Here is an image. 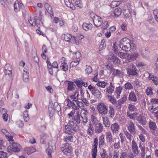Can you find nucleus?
<instances>
[{
	"instance_id": "obj_17",
	"label": "nucleus",
	"mask_w": 158,
	"mask_h": 158,
	"mask_svg": "<svg viewBox=\"0 0 158 158\" xmlns=\"http://www.w3.org/2000/svg\"><path fill=\"white\" fill-rule=\"evenodd\" d=\"M136 120L139 123L143 125H145L146 123V117L143 115H140L137 117Z\"/></svg>"
},
{
	"instance_id": "obj_2",
	"label": "nucleus",
	"mask_w": 158,
	"mask_h": 158,
	"mask_svg": "<svg viewBox=\"0 0 158 158\" xmlns=\"http://www.w3.org/2000/svg\"><path fill=\"white\" fill-rule=\"evenodd\" d=\"M97 109L102 115H105L108 112V106L103 103H100L97 105Z\"/></svg>"
},
{
	"instance_id": "obj_32",
	"label": "nucleus",
	"mask_w": 158,
	"mask_h": 158,
	"mask_svg": "<svg viewBox=\"0 0 158 158\" xmlns=\"http://www.w3.org/2000/svg\"><path fill=\"white\" fill-rule=\"evenodd\" d=\"M42 53L41 54V56L44 59H46V56L44 53H46L48 51V49L47 47L45 45H43L42 48Z\"/></svg>"
},
{
	"instance_id": "obj_9",
	"label": "nucleus",
	"mask_w": 158,
	"mask_h": 158,
	"mask_svg": "<svg viewBox=\"0 0 158 158\" xmlns=\"http://www.w3.org/2000/svg\"><path fill=\"white\" fill-rule=\"evenodd\" d=\"M88 113L87 110L82 109L80 115L82 118L81 121L83 123H86L88 122L87 115Z\"/></svg>"
},
{
	"instance_id": "obj_44",
	"label": "nucleus",
	"mask_w": 158,
	"mask_h": 158,
	"mask_svg": "<svg viewBox=\"0 0 158 158\" xmlns=\"http://www.w3.org/2000/svg\"><path fill=\"white\" fill-rule=\"evenodd\" d=\"M60 68L61 69L66 72L68 71V66L66 63L64 62L61 64Z\"/></svg>"
},
{
	"instance_id": "obj_30",
	"label": "nucleus",
	"mask_w": 158,
	"mask_h": 158,
	"mask_svg": "<svg viewBox=\"0 0 158 158\" xmlns=\"http://www.w3.org/2000/svg\"><path fill=\"white\" fill-rule=\"evenodd\" d=\"M65 4L69 7L72 8V10H74L75 9V7L73 6V4L71 3V0H64Z\"/></svg>"
},
{
	"instance_id": "obj_54",
	"label": "nucleus",
	"mask_w": 158,
	"mask_h": 158,
	"mask_svg": "<svg viewBox=\"0 0 158 158\" xmlns=\"http://www.w3.org/2000/svg\"><path fill=\"white\" fill-rule=\"evenodd\" d=\"M6 137L7 139V140L9 141L10 143L12 144L14 143V142L13 136L11 135H6Z\"/></svg>"
},
{
	"instance_id": "obj_13",
	"label": "nucleus",
	"mask_w": 158,
	"mask_h": 158,
	"mask_svg": "<svg viewBox=\"0 0 158 158\" xmlns=\"http://www.w3.org/2000/svg\"><path fill=\"white\" fill-rule=\"evenodd\" d=\"M120 127L118 123H114L111 126V129L113 134H117L120 129Z\"/></svg>"
},
{
	"instance_id": "obj_1",
	"label": "nucleus",
	"mask_w": 158,
	"mask_h": 158,
	"mask_svg": "<svg viewBox=\"0 0 158 158\" xmlns=\"http://www.w3.org/2000/svg\"><path fill=\"white\" fill-rule=\"evenodd\" d=\"M132 45L134 46V44H131V40L127 38H124L121 40L119 42V46L123 50L129 51L132 48Z\"/></svg>"
},
{
	"instance_id": "obj_33",
	"label": "nucleus",
	"mask_w": 158,
	"mask_h": 158,
	"mask_svg": "<svg viewBox=\"0 0 158 158\" xmlns=\"http://www.w3.org/2000/svg\"><path fill=\"white\" fill-rule=\"evenodd\" d=\"M149 77L150 79L152 80L154 84L156 85H157L158 83V78L157 77L154 76L151 74H149Z\"/></svg>"
},
{
	"instance_id": "obj_55",
	"label": "nucleus",
	"mask_w": 158,
	"mask_h": 158,
	"mask_svg": "<svg viewBox=\"0 0 158 158\" xmlns=\"http://www.w3.org/2000/svg\"><path fill=\"white\" fill-rule=\"evenodd\" d=\"M127 99V97L124 96L121 99L118 100V104L120 106V105H122L123 102L126 101Z\"/></svg>"
},
{
	"instance_id": "obj_58",
	"label": "nucleus",
	"mask_w": 158,
	"mask_h": 158,
	"mask_svg": "<svg viewBox=\"0 0 158 158\" xmlns=\"http://www.w3.org/2000/svg\"><path fill=\"white\" fill-rule=\"evenodd\" d=\"M139 54L138 53H134L131 55L130 59L132 60H134L137 58Z\"/></svg>"
},
{
	"instance_id": "obj_10",
	"label": "nucleus",
	"mask_w": 158,
	"mask_h": 158,
	"mask_svg": "<svg viewBox=\"0 0 158 158\" xmlns=\"http://www.w3.org/2000/svg\"><path fill=\"white\" fill-rule=\"evenodd\" d=\"M12 66L9 64H6L5 66L4 73L5 76L7 77L8 76L10 77L12 76L11 71Z\"/></svg>"
},
{
	"instance_id": "obj_7",
	"label": "nucleus",
	"mask_w": 158,
	"mask_h": 158,
	"mask_svg": "<svg viewBox=\"0 0 158 158\" xmlns=\"http://www.w3.org/2000/svg\"><path fill=\"white\" fill-rule=\"evenodd\" d=\"M127 128L130 133L134 134L136 133V130L135 124L132 122L130 121L127 124Z\"/></svg>"
},
{
	"instance_id": "obj_23",
	"label": "nucleus",
	"mask_w": 158,
	"mask_h": 158,
	"mask_svg": "<svg viewBox=\"0 0 158 158\" xmlns=\"http://www.w3.org/2000/svg\"><path fill=\"white\" fill-rule=\"evenodd\" d=\"M76 87V85L72 81H69L67 84V89L68 91L74 90Z\"/></svg>"
},
{
	"instance_id": "obj_48",
	"label": "nucleus",
	"mask_w": 158,
	"mask_h": 158,
	"mask_svg": "<svg viewBox=\"0 0 158 158\" xmlns=\"http://www.w3.org/2000/svg\"><path fill=\"white\" fill-rule=\"evenodd\" d=\"M92 71V67L90 66L86 65V69H85V74L87 75H88Z\"/></svg>"
},
{
	"instance_id": "obj_19",
	"label": "nucleus",
	"mask_w": 158,
	"mask_h": 158,
	"mask_svg": "<svg viewBox=\"0 0 158 158\" xmlns=\"http://www.w3.org/2000/svg\"><path fill=\"white\" fill-rule=\"evenodd\" d=\"M103 130V126L101 123L97 124L95 127V133L98 134L102 132Z\"/></svg>"
},
{
	"instance_id": "obj_31",
	"label": "nucleus",
	"mask_w": 158,
	"mask_h": 158,
	"mask_svg": "<svg viewBox=\"0 0 158 158\" xmlns=\"http://www.w3.org/2000/svg\"><path fill=\"white\" fill-rule=\"evenodd\" d=\"M114 110L112 106H110L109 110V117L110 118H113L114 115Z\"/></svg>"
},
{
	"instance_id": "obj_35",
	"label": "nucleus",
	"mask_w": 158,
	"mask_h": 158,
	"mask_svg": "<svg viewBox=\"0 0 158 158\" xmlns=\"http://www.w3.org/2000/svg\"><path fill=\"white\" fill-rule=\"evenodd\" d=\"M108 84V83L105 81H99L96 84L98 86L102 88H105Z\"/></svg>"
},
{
	"instance_id": "obj_40",
	"label": "nucleus",
	"mask_w": 158,
	"mask_h": 158,
	"mask_svg": "<svg viewBox=\"0 0 158 158\" xmlns=\"http://www.w3.org/2000/svg\"><path fill=\"white\" fill-rule=\"evenodd\" d=\"M1 113L3 114L2 118L5 121H7L8 118V115L6 113H3V112H6V110L4 108H3L1 110Z\"/></svg>"
},
{
	"instance_id": "obj_63",
	"label": "nucleus",
	"mask_w": 158,
	"mask_h": 158,
	"mask_svg": "<svg viewBox=\"0 0 158 158\" xmlns=\"http://www.w3.org/2000/svg\"><path fill=\"white\" fill-rule=\"evenodd\" d=\"M153 13L155 19L157 22H158V10H154Z\"/></svg>"
},
{
	"instance_id": "obj_37",
	"label": "nucleus",
	"mask_w": 158,
	"mask_h": 158,
	"mask_svg": "<svg viewBox=\"0 0 158 158\" xmlns=\"http://www.w3.org/2000/svg\"><path fill=\"white\" fill-rule=\"evenodd\" d=\"M103 120V123L104 125L105 126L108 127L110 126V123L109 119L106 117H102Z\"/></svg>"
},
{
	"instance_id": "obj_18",
	"label": "nucleus",
	"mask_w": 158,
	"mask_h": 158,
	"mask_svg": "<svg viewBox=\"0 0 158 158\" xmlns=\"http://www.w3.org/2000/svg\"><path fill=\"white\" fill-rule=\"evenodd\" d=\"M106 137L107 142L110 143L113 141V135L111 132L110 131L106 133Z\"/></svg>"
},
{
	"instance_id": "obj_50",
	"label": "nucleus",
	"mask_w": 158,
	"mask_h": 158,
	"mask_svg": "<svg viewBox=\"0 0 158 158\" xmlns=\"http://www.w3.org/2000/svg\"><path fill=\"white\" fill-rule=\"evenodd\" d=\"M124 88L126 90H129L133 89V87L130 82L126 83L124 85Z\"/></svg>"
},
{
	"instance_id": "obj_3",
	"label": "nucleus",
	"mask_w": 158,
	"mask_h": 158,
	"mask_svg": "<svg viewBox=\"0 0 158 158\" xmlns=\"http://www.w3.org/2000/svg\"><path fill=\"white\" fill-rule=\"evenodd\" d=\"M90 18L93 20L94 25L97 27H100L102 23V20L101 17L92 13L90 15Z\"/></svg>"
},
{
	"instance_id": "obj_20",
	"label": "nucleus",
	"mask_w": 158,
	"mask_h": 158,
	"mask_svg": "<svg viewBox=\"0 0 158 158\" xmlns=\"http://www.w3.org/2000/svg\"><path fill=\"white\" fill-rule=\"evenodd\" d=\"M98 145V143H94L92 152V158H96V157Z\"/></svg>"
},
{
	"instance_id": "obj_56",
	"label": "nucleus",
	"mask_w": 158,
	"mask_h": 158,
	"mask_svg": "<svg viewBox=\"0 0 158 158\" xmlns=\"http://www.w3.org/2000/svg\"><path fill=\"white\" fill-rule=\"evenodd\" d=\"M124 133L127 138L130 141L132 140V138H133L132 135L127 131H124Z\"/></svg>"
},
{
	"instance_id": "obj_38",
	"label": "nucleus",
	"mask_w": 158,
	"mask_h": 158,
	"mask_svg": "<svg viewBox=\"0 0 158 158\" xmlns=\"http://www.w3.org/2000/svg\"><path fill=\"white\" fill-rule=\"evenodd\" d=\"M34 26H37L39 28H40V26H41L42 24V21L40 19H38L37 17H35V23H34Z\"/></svg>"
},
{
	"instance_id": "obj_8",
	"label": "nucleus",
	"mask_w": 158,
	"mask_h": 158,
	"mask_svg": "<svg viewBox=\"0 0 158 158\" xmlns=\"http://www.w3.org/2000/svg\"><path fill=\"white\" fill-rule=\"evenodd\" d=\"M108 60L114 63L118 64L120 62V59L112 52L110 53L108 55Z\"/></svg>"
},
{
	"instance_id": "obj_16",
	"label": "nucleus",
	"mask_w": 158,
	"mask_h": 158,
	"mask_svg": "<svg viewBox=\"0 0 158 158\" xmlns=\"http://www.w3.org/2000/svg\"><path fill=\"white\" fill-rule=\"evenodd\" d=\"M81 116L79 114V111H78L76 113L73 118H72V119L76 123L79 124L81 121Z\"/></svg>"
},
{
	"instance_id": "obj_57",
	"label": "nucleus",
	"mask_w": 158,
	"mask_h": 158,
	"mask_svg": "<svg viewBox=\"0 0 158 158\" xmlns=\"http://www.w3.org/2000/svg\"><path fill=\"white\" fill-rule=\"evenodd\" d=\"M73 55L74 58L77 59H79L81 56V53L78 52H73Z\"/></svg>"
},
{
	"instance_id": "obj_45",
	"label": "nucleus",
	"mask_w": 158,
	"mask_h": 158,
	"mask_svg": "<svg viewBox=\"0 0 158 158\" xmlns=\"http://www.w3.org/2000/svg\"><path fill=\"white\" fill-rule=\"evenodd\" d=\"M23 117L24 121L26 122H27L29 121V118L28 111L27 110H25L24 111L23 113Z\"/></svg>"
},
{
	"instance_id": "obj_14",
	"label": "nucleus",
	"mask_w": 158,
	"mask_h": 158,
	"mask_svg": "<svg viewBox=\"0 0 158 158\" xmlns=\"http://www.w3.org/2000/svg\"><path fill=\"white\" fill-rule=\"evenodd\" d=\"M131 147L133 153L135 154H136V155H138L139 152V151L138 150L137 144L134 140L132 141Z\"/></svg>"
},
{
	"instance_id": "obj_52",
	"label": "nucleus",
	"mask_w": 158,
	"mask_h": 158,
	"mask_svg": "<svg viewBox=\"0 0 158 158\" xmlns=\"http://www.w3.org/2000/svg\"><path fill=\"white\" fill-rule=\"evenodd\" d=\"M79 59H77L76 61L71 62L70 65V67L73 68L77 66L79 64Z\"/></svg>"
},
{
	"instance_id": "obj_62",
	"label": "nucleus",
	"mask_w": 158,
	"mask_h": 158,
	"mask_svg": "<svg viewBox=\"0 0 158 158\" xmlns=\"http://www.w3.org/2000/svg\"><path fill=\"white\" fill-rule=\"evenodd\" d=\"M35 18L30 17L29 19H28V21L30 24L31 26H34V23H35Z\"/></svg>"
},
{
	"instance_id": "obj_51",
	"label": "nucleus",
	"mask_w": 158,
	"mask_h": 158,
	"mask_svg": "<svg viewBox=\"0 0 158 158\" xmlns=\"http://www.w3.org/2000/svg\"><path fill=\"white\" fill-rule=\"evenodd\" d=\"M27 154L28 155H30L35 151V149L34 147H31L28 148H27Z\"/></svg>"
},
{
	"instance_id": "obj_4",
	"label": "nucleus",
	"mask_w": 158,
	"mask_h": 158,
	"mask_svg": "<svg viewBox=\"0 0 158 158\" xmlns=\"http://www.w3.org/2000/svg\"><path fill=\"white\" fill-rule=\"evenodd\" d=\"M61 149L65 155L68 156H70L73 151L72 147L67 143L62 144Z\"/></svg>"
},
{
	"instance_id": "obj_21",
	"label": "nucleus",
	"mask_w": 158,
	"mask_h": 158,
	"mask_svg": "<svg viewBox=\"0 0 158 158\" xmlns=\"http://www.w3.org/2000/svg\"><path fill=\"white\" fill-rule=\"evenodd\" d=\"M123 89V87L121 86H119L116 88L114 94L117 98H120V94L122 92Z\"/></svg>"
},
{
	"instance_id": "obj_24",
	"label": "nucleus",
	"mask_w": 158,
	"mask_h": 158,
	"mask_svg": "<svg viewBox=\"0 0 158 158\" xmlns=\"http://www.w3.org/2000/svg\"><path fill=\"white\" fill-rule=\"evenodd\" d=\"M112 72L114 76H117L119 77H121L123 76V73L120 70L114 69Z\"/></svg>"
},
{
	"instance_id": "obj_5",
	"label": "nucleus",
	"mask_w": 158,
	"mask_h": 158,
	"mask_svg": "<svg viewBox=\"0 0 158 158\" xmlns=\"http://www.w3.org/2000/svg\"><path fill=\"white\" fill-rule=\"evenodd\" d=\"M21 147L20 145L17 143H14L8 147V151L10 152H18L21 149Z\"/></svg>"
},
{
	"instance_id": "obj_15",
	"label": "nucleus",
	"mask_w": 158,
	"mask_h": 158,
	"mask_svg": "<svg viewBox=\"0 0 158 158\" xmlns=\"http://www.w3.org/2000/svg\"><path fill=\"white\" fill-rule=\"evenodd\" d=\"M105 144V136L104 135H100L99 138L98 145L100 148H103Z\"/></svg>"
},
{
	"instance_id": "obj_41",
	"label": "nucleus",
	"mask_w": 158,
	"mask_h": 158,
	"mask_svg": "<svg viewBox=\"0 0 158 158\" xmlns=\"http://www.w3.org/2000/svg\"><path fill=\"white\" fill-rule=\"evenodd\" d=\"M72 128L69 126H65V133L68 135H72L73 132L72 131Z\"/></svg>"
},
{
	"instance_id": "obj_46",
	"label": "nucleus",
	"mask_w": 158,
	"mask_h": 158,
	"mask_svg": "<svg viewBox=\"0 0 158 158\" xmlns=\"http://www.w3.org/2000/svg\"><path fill=\"white\" fill-rule=\"evenodd\" d=\"M52 146H50L49 145L48 148L46 150V152L48 154V158H52L51 153L52 152Z\"/></svg>"
},
{
	"instance_id": "obj_43",
	"label": "nucleus",
	"mask_w": 158,
	"mask_h": 158,
	"mask_svg": "<svg viewBox=\"0 0 158 158\" xmlns=\"http://www.w3.org/2000/svg\"><path fill=\"white\" fill-rule=\"evenodd\" d=\"M64 39L65 41L68 42L71 41L73 36H72L71 35L67 33L64 34Z\"/></svg>"
},
{
	"instance_id": "obj_59",
	"label": "nucleus",
	"mask_w": 158,
	"mask_h": 158,
	"mask_svg": "<svg viewBox=\"0 0 158 158\" xmlns=\"http://www.w3.org/2000/svg\"><path fill=\"white\" fill-rule=\"evenodd\" d=\"M109 99L110 101L113 104H114L116 103V99L114 97L110 96H107Z\"/></svg>"
},
{
	"instance_id": "obj_60",
	"label": "nucleus",
	"mask_w": 158,
	"mask_h": 158,
	"mask_svg": "<svg viewBox=\"0 0 158 158\" xmlns=\"http://www.w3.org/2000/svg\"><path fill=\"white\" fill-rule=\"evenodd\" d=\"M77 87L79 88L82 87V81L81 80H76L74 81Z\"/></svg>"
},
{
	"instance_id": "obj_64",
	"label": "nucleus",
	"mask_w": 158,
	"mask_h": 158,
	"mask_svg": "<svg viewBox=\"0 0 158 158\" xmlns=\"http://www.w3.org/2000/svg\"><path fill=\"white\" fill-rule=\"evenodd\" d=\"M0 158H7L6 153L3 151H0Z\"/></svg>"
},
{
	"instance_id": "obj_27",
	"label": "nucleus",
	"mask_w": 158,
	"mask_h": 158,
	"mask_svg": "<svg viewBox=\"0 0 158 158\" xmlns=\"http://www.w3.org/2000/svg\"><path fill=\"white\" fill-rule=\"evenodd\" d=\"M134 155L132 153L127 154L125 152H123L120 156V158H133Z\"/></svg>"
},
{
	"instance_id": "obj_53",
	"label": "nucleus",
	"mask_w": 158,
	"mask_h": 158,
	"mask_svg": "<svg viewBox=\"0 0 158 158\" xmlns=\"http://www.w3.org/2000/svg\"><path fill=\"white\" fill-rule=\"evenodd\" d=\"M118 56L122 59L125 58L127 56V53L122 52H118Z\"/></svg>"
},
{
	"instance_id": "obj_25",
	"label": "nucleus",
	"mask_w": 158,
	"mask_h": 158,
	"mask_svg": "<svg viewBox=\"0 0 158 158\" xmlns=\"http://www.w3.org/2000/svg\"><path fill=\"white\" fill-rule=\"evenodd\" d=\"M128 99L130 101L132 102H136L137 101V99L135 93L132 92L130 93Z\"/></svg>"
},
{
	"instance_id": "obj_22",
	"label": "nucleus",
	"mask_w": 158,
	"mask_h": 158,
	"mask_svg": "<svg viewBox=\"0 0 158 158\" xmlns=\"http://www.w3.org/2000/svg\"><path fill=\"white\" fill-rule=\"evenodd\" d=\"M23 6V4L21 3H19L18 1H16L14 3V10L15 12L19 11L20 8Z\"/></svg>"
},
{
	"instance_id": "obj_36",
	"label": "nucleus",
	"mask_w": 158,
	"mask_h": 158,
	"mask_svg": "<svg viewBox=\"0 0 158 158\" xmlns=\"http://www.w3.org/2000/svg\"><path fill=\"white\" fill-rule=\"evenodd\" d=\"M48 139V137L45 134H43L41 138L40 142L42 144H45Z\"/></svg>"
},
{
	"instance_id": "obj_29",
	"label": "nucleus",
	"mask_w": 158,
	"mask_h": 158,
	"mask_svg": "<svg viewBox=\"0 0 158 158\" xmlns=\"http://www.w3.org/2000/svg\"><path fill=\"white\" fill-rule=\"evenodd\" d=\"M93 25L92 24H88L86 23H84L82 25V27L84 30L88 31L91 29L92 28Z\"/></svg>"
},
{
	"instance_id": "obj_49",
	"label": "nucleus",
	"mask_w": 158,
	"mask_h": 158,
	"mask_svg": "<svg viewBox=\"0 0 158 158\" xmlns=\"http://www.w3.org/2000/svg\"><path fill=\"white\" fill-rule=\"evenodd\" d=\"M97 98H99L101 97V93L97 89L92 93Z\"/></svg>"
},
{
	"instance_id": "obj_11",
	"label": "nucleus",
	"mask_w": 158,
	"mask_h": 158,
	"mask_svg": "<svg viewBox=\"0 0 158 158\" xmlns=\"http://www.w3.org/2000/svg\"><path fill=\"white\" fill-rule=\"evenodd\" d=\"M149 127L152 131V134L154 135H156V134L155 132V131L157 128V127L156 123L150 120L149 122Z\"/></svg>"
},
{
	"instance_id": "obj_39",
	"label": "nucleus",
	"mask_w": 158,
	"mask_h": 158,
	"mask_svg": "<svg viewBox=\"0 0 158 158\" xmlns=\"http://www.w3.org/2000/svg\"><path fill=\"white\" fill-rule=\"evenodd\" d=\"M29 77V73L28 71L27 72H24L23 73V81L25 82H27L28 81V78Z\"/></svg>"
},
{
	"instance_id": "obj_26",
	"label": "nucleus",
	"mask_w": 158,
	"mask_h": 158,
	"mask_svg": "<svg viewBox=\"0 0 158 158\" xmlns=\"http://www.w3.org/2000/svg\"><path fill=\"white\" fill-rule=\"evenodd\" d=\"M74 137L72 135H69L64 136V142H73V141Z\"/></svg>"
},
{
	"instance_id": "obj_34",
	"label": "nucleus",
	"mask_w": 158,
	"mask_h": 158,
	"mask_svg": "<svg viewBox=\"0 0 158 158\" xmlns=\"http://www.w3.org/2000/svg\"><path fill=\"white\" fill-rule=\"evenodd\" d=\"M94 132V128L91 124H89L87 130V134L90 135H92Z\"/></svg>"
},
{
	"instance_id": "obj_61",
	"label": "nucleus",
	"mask_w": 158,
	"mask_h": 158,
	"mask_svg": "<svg viewBox=\"0 0 158 158\" xmlns=\"http://www.w3.org/2000/svg\"><path fill=\"white\" fill-rule=\"evenodd\" d=\"M123 13L125 17H128L130 14V10L127 8L123 10Z\"/></svg>"
},
{
	"instance_id": "obj_42",
	"label": "nucleus",
	"mask_w": 158,
	"mask_h": 158,
	"mask_svg": "<svg viewBox=\"0 0 158 158\" xmlns=\"http://www.w3.org/2000/svg\"><path fill=\"white\" fill-rule=\"evenodd\" d=\"M122 9L120 8H117L115 9L114 11V15L116 16H118L122 13Z\"/></svg>"
},
{
	"instance_id": "obj_47",
	"label": "nucleus",
	"mask_w": 158,
	"mask_h": 158,
	"mask_svg": "<svg viewBox=\"0 0 158 158\" xmlns=\"http://www.w3.org/2000/svg\"><path fill=\"white\" fill-rule=\"evenodd\" d=\"M73 1L75 3L76 6L81 8L83 7V3L82 1L81 0H73Z\"/></svg>"
},
{
	"instance_id": "obj_12",
	"label": "nucleus",
	"mask_w": 158,
	"mask_h": 158,
	"mask_svg": "<svg viewBox=\"0 0 158 158\" xmlns=\"http://www.w3.org/2000/svg\"><path fill=\"white\" fill-rule=\"evenodd\" d=\"M114 84L112 82L110 83V85L104 90V92L106 94H112L114 92Z\"/></svg>"
},
{
	"instance_id": "obj_28",
	"label": "nucleus",
	"mask_w": 158,
	"mask_h": 158,
	"mask_svg": "<svg viewBox=\"0 0 158 158\" xmlns=\"http://www.w3.org/2000/svg\"><path fill=\"white\" fill-rule=\"evenodd\" d=\"M100 155L102 158H108V153L106 150L103 148L100 150Z\"/></svg>"
},
{
	"instance_id": "obj_6",
	"label": "nucleus",
	"mask_w": 158,
	"mask_h": 158,
	"mask_svg": "<svg viewBox=\"0 0 158 158\" xmlns=\"http://www.w3.org/2000/svg\"><path fill=\"white\" fill-rule=\"evenodd\" d=\"M127 73L129 75H135L137 74V69L133 64H130L129 68L126 69Z\"/></svg>"
}]
</instances>
